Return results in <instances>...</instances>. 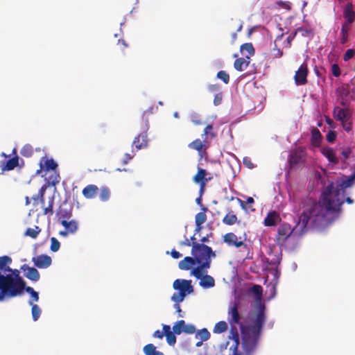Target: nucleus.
<instances>
[{
    "label": "nucleus",
    "instance_id": "39",
    "mask_svg": "<svg viewBox=\"0 0 355 355\" xmlns=\"http://www.w3.org/2000/svg\"><path fill=\"white\" fill-rule=\"evenodd\" d=\"M41 232V229L38 226H35L34 228L29 227L26 229L24 235L29 236L32 239H36Z\"/></svg>",
    "mask_w": 355,
    "mask_h": 355
},
{
    "label": "nucleus",
    "instance_id": "24",
    "mask_svg": "<svg viewBox=\"0 0 355 355\" xmlns=\"http://www.w3.org/2000/svg\"><path fill=\"white\" fill-rule=\"evenodd\" d=\"M351 30V24L343 23L340 28V44H345L348 42L349 37V31Z\"/></svg>",
    "mask_w": 355,
    "mask_h": 355
},
{
    "label": "nucleus",
    "instance_id": "45",
    "mask_svg": "<svg viewBox=\"0 0 355 355\" xmlns=\"http://www.w3.org/2000/svg\"><path fill=\"white\" fill-rule=\"evenodd\" d=\"M184 326V320H181L178 321L173 327V331L175 334H180L183 332Z\"/></svg>",
    "mask_w": 355,
    "mask_h": 355
},
{
    "label": "nucleus",
    "instance_id": "7",
    "mask_svg": "<svg viewBox=\"0 0 355 355\" xmlns=\"http://www.w3.org/2000/svg\"><path fill=\"white\" fill-rule=\"evenodd\" d=\"M293 230L289 224L286 223L281 224L277 229V234L276 235L277 245L280 246L284 245L287 240L292 237Z\"/></svg>",
    "mask_w": 355,
    "mask_h": 355
},
{
    "label": "nucleus",
    "instance_id": "34",
    "mask_svg": "<svg viewBox=\"0 0 355 355\" xmlns=\"http://www.w3.org/2000/svg\"><path fill=\"white\" fill-rule=\"evenodd\" d=\"M214 127L213 125L209 124L207 125L204 130L203 134L202 135V137L204 139H207V140L209 141V139H212L216 137V133L213 130Z\"/></svg>",
    "mask_w": 355,
    "mask_h": 355
},
{
    "label": "nucleus",
    "instance_id": "26",
    "mask_svg": "<svg viewBox=\"0 0 355 355\" xmlns=\"http://www.w3.org/2000/svg\"><path fill=\"white\" fill-rule=\"evenodd\" d=\"M98 192V188L96 185L94 184H89L86 186L83 189V195L85 198L87 199H91L94 198V196L97 194Z\"/></svg>",
    "mask_w": 355,
    "mask_h": 355
},
{
    "label": "nucleus",
    "instance_id": "38",
    "mask_svg": "<svg viewBox=\"0 0 355 355\" xmlns=\"http://www.w3.org/2000/svg\"><path fill=\"white\" fill-rule=\"evenodd\" d=\"M228 329L227 324L225 321H220L217 322L213 329L215 334H221L226 331Z\"/></svg>",
    "mask_w": 355,
    "mask_h": 355
},
{
    "label": "nucleus",
    "instance_id": "1",
    "mask_svg": "<svg viewBox=\"0 0 355 355\" xmlns=\"http://www.w3.org/2000/svg\"><path fill=\"white\" fill-rule=\"evenodd\" d=\"M266 320V306L259 302L248 314V326L241 324L242 347L247 355L252 354L258 345L263 327Z\"/></svg>",
    "mask_w": 355,
    "mask_h": 355
},
{
    "label": "nucleus",
    "instance_id": "21",
    "mask_svg": "<svg viewBox=\"0 0 355 355\" xmlns=\"http://www.w3.org/2000/svg\"><path fill=\"white\" fill-rule=\"evenodd\" d=\"M343 17L345 21L343 23L352 24L355 19V12L353 10L352 3H348L345 6L343 10Z\"/></svg>",
    "mask_w": 355,
    "mask_h": 355
},
{
    "label": "nucleus",
    "instance_id": "29",
    "mask_svg": "<svg viewBox=\"0 0 355 355\" xmlns=\"http://www.w3.org/2000/svg\"><path fill=\"white\" fill-rule=\"evenodd\" d=\"M241 53L245 57L249 58L254 55L255 51L252 43H245L240 46Z\"/></svg>",
    "mask_w": 355,
    "mask_h": 355
},
{
    "label": "nucleus",
    "instance_id": "56",
    "mask_svg": "<svg viewBox=\"0 0 355 355\" xmlns=\"http://www.w3.org/2000/svg\"><path fill=\"white\" fill-rule=\"evenodd\" d=\"M53 198H52L49 201V206L44 209V214H50L51 215H52L53 214Z\"/></svg>",
    "mask_w": 355,
    "mask_h": 355
},
{
    "label": "nucleus",
    "instance_id": "64",
    "mask_svg": "<svg viewBox=\"0 0 355 355\" xmlns=\"http://www.w3.org/2000/svg\"><path fill=\"white\" fill-rule=\"evenodd\" d=\"M171 255L173 259H179L182 257V254L178 251L174 249L171 250Z\"/></svg>",
    "mask_w": 355,
    "mask_h": 355
},
{
    "label": "nucleus",
    "instance_id": "2",
    "mask_svg": "<svg viewBox=\"0 0 355 355\" xmlns=\"http://www.w3.org/2000/svg\"><path fill=\"white\" fill-rule=\"evenodd\" d=\"M303 211L299 217L298 225L302 230L306 227L307 225H315L321 222L326 216L327 212H337L339 209H327V203L323 200V192L319 202H316L311 198H307L303 201Z\"/></svg>",
    "mask_w": 355,
    "mask_h": 355
},
{
    "label": "nucleus",
    "instance_id": "48",
    "mask_svg": "<svg viewBox=\"0 0 355 355\" xmlns=\"http://www.w3.org/2000/svg\"><path fill=\"white\" fill-rule=\"evenodd\" d=\"M207 220L206 214L204 212H199L195 216L196 225H202Z\"/></svg>",
    "mask_w": 355,
    "mask_h": 355
},
{
    "label": "nucleus",
    "instance_id": "57",
    "mask_svg": "<svg viewBox=\"0 0 355 355\" xmlns=\"http://www.w3.org/2000/svg\"><path fill=\"white\" fill-rule=\"evenodd\" d=\"M336 133L334 130L329 131V132L326 135L327 140L330 143H333L336 140Z\"/></svg>",
    "mask_w": 355,
    "mask_h": 355
},
{
    "label": "nucleus",
    "instance_id": "20",
    "mask_svg": "<svg viewBox=\"0 0 355 355\" xmlns=\"http://www.w3.org/2000/svg\"><path fill=\"white\" fill-rule=\"evenodd\" d=\"M223 241L230 246H234L236 248H239L243 245L246 246L242 241L238 240V237L236 234L232 232L225 234L223 236Z\"/></svg>",
    "mask_w": 355,
    "mask_h": 355
},
{
    "label": "nucleus",
    "instance_id": "61",
    "mask_svg": "<svg viewBox=\"0 0 355 355\" xmlns=\"http://www.w3.org/2000/svg\"><path fill=\"white\" fill-rule=\"evenodd\" d=\"M343 129L349 132L352 130V124L351 123H348L347 121H341Z\"/></svg>",
    "mask_w": 355,
    "mask_h": 355
},
{
    "label": "nucleus",
    "instance_id": "54",
    "mask_svg": "<svg viewBox=\"0 0 355 355\" xmlns=\"http://www.w3.org/2000/svg\"><path fill=\"white\" fill-rule=\"evenodd\" d=\"M355 55V50L354 49H347L343 55L344 61H348Z\"/></svg>",
    "mask_w": 355,
    "mask_h": 355
},
{
    "label": "nucleus",
    "instance_id": "30",
    "mask_svg": "<svg viewBox=\"0 0 355 355\" xmlns=\"http://www.w3.org/2000/svg\"><path fill=\"white\" fill-rule=\"evenodd\" d=\"M197 263L196 260L193 257H186L184 259L180 261L179 268L181 270H188L192 266Z\"/></svg>",
    "mask_w": 355,
    "mask_h": 355
},
{
    "label": "nucleus",
    "instance_id": "53",
    "mask_svg": "<svg viewBox=\"0 0 355 355\" xmlns=\"http://www.w3.org/2000/svg\"><path fill=\"white\" fill-rule=\"evenodd\" d=\"M44 192H45V188H44V187H41V189L39 190L38 193L37 195L33 196V198H32L33 200L37 202L40 198V200L42 201V202L43 203Z\"/></svg>",
    "mask_w": 355,
    "mask_h": 355
},
{
    "label": "nucleus",
    "instance_id": "58",
    "mask_svg": "<svg viewBox=\"0 0 355 355\" xmlns=\"http://www.w3.org/2000/svg\"><path fill=\"white\" fill-rule=\"evenodd\" d=\"M331 72H332V74L334 76H335V77L340 76L341 72H340V69L338 64H332Z\"/></svg>",
    "mask_w": 355,
    "mask_h": 355
},
{
    "label": "nucleus",
    "instance_id": "63",
    "mask_svg": "<svg viewBox=\"0 0 355 355\" xmlns=\"http://www.w3.org/2000/svg\"><path fill=\"white\" fill-rule=\"evenodd\" d=\"M164 336V330L163 331L156 330L153 333V337H155V338H157L162 339Z\"/></svg>",
    "mask_w": 355,
    "mask_h": 355
},
{
    "label": "nucleus",
    "instance_id": "52",
    "mask_svg": "<svg viewBox=\"0 0 355 355\" xmlns=\"http://www.w3.org/2000/svg\"><path fill=\"white\" fill-rule=\"evenodd\" d=\"M60 243L58 241V240L55 237H52L51 239V246H50L51 250L52 252H55L60 249Z\"/></svg>",
    "mask_w": 355,
    "mask_h": 355
},
{
    "label": "nucleus",
    "instance_id": "27",
    "mask_svg": "<svg viewBox=\"0 0 355 355\" xmlns=\"http://www.w3.org/2000/svg\"><path fill=\"white\" fill-rule=\"evenodd\" d=\"M19 164V157L15 156L10 159H8L6 163H2L1 165V174L5 171H11L13 170Z\"/></svg>",
    "mask_w": 355,
    "mask_h": 355
},
{
    "label": "nucleus",
    "instance_id": "47",
    "mask_svg": "<svg viewBox=\"0 0 355 355\" xmlns=\"http://www.w3.org/2000/svg\"><path fill=\"white\" fill-rule=\"evenodd\" d=\"M186 296L187 295L182 292L179 291L178 293H174L171 297V300L173 301L175 304H180L184 300Z\"/></svg>",
    "mask_w": 355,
    "mask_h": 355
},
{
    "label": "nucleus",
    "instance_id": "42",
    "mask_svg": "<svg viewBox=\"0 0 355 355\" xmlns=\"http://www.w3.org/2000/svg\"><path fill=\"white\" fill-rule=\"evenodd\" d=\"M196 337L200 340L206 341L210 338V334L207 329L204 328L197 332Z\"/></svg>",
    "mask_w": 355,
    "mask_h": 355
},
{
    "label": "nucleus",
    "instance_id": "17",
    "mask_svg": "<svg viewBox=\"0 0 355 355\" xmlns=\"http://www.w3.org/2000/svg\"><path fill=\"white\" fill-rule=\"evenodd\" d=\"M21 270L24 272V276L28 279L33 282H37L40 279V275L36 268L24 264L21 266Z\"/></svg>",
    "mask_w": 355,
    "mask_h": 355
},
{
    "label": "nucleus",
    "instance_id": "40",
    "mask_svg": "<svg viewBox=\"0 0 355 355\" xmlns=\"http://www.w3.org/2000/svg\"><path fill=\"white\" fill-rule=\"evenodd\" d=\"M28 304L32 306L31 313L34 321H37L41 314V310L37 304H33V301L28 300Z\"/></svg>",
    "mask_w": 355,
    "mask_h": 355
},
{
    "label": "nucleus",
    "instance_id": "36",
    "mask_svg": "<svg viewBox=\"0 0 355 355\" xmlns=\"http://www.w3.org/2000/svg\"><path fill=\"white\" fill-rule=\"evenodd\" d=\"M144 352L146 355H164V354L156 349L153 344H148L144 347Z\"/></svg>",
    "mask_w": 355,
    "mask_h": 355
},
{
    "label": "nucleus",
    "instance_id": "4",
    "mask_svg": "<svg viewBox=\"0 0 355 355\" xmlns=\"http://www.w3.org/2000/svg\"><path fill=\"white\" fill-rule=\"evenodd\" d=\"M6 276H0V300L4 297H14L23 293L26 282L20 276L19 270L12 269Z\"/></svg>",
    "mask_w": 355,
    "mask_h": 355
},
{
    "label": "nucleus",
    "instance_id": "41",
    "mask_svg": "<svg viewBox=\"0 0 355 355\" xmlns=\"http://www.w3.org/2000/svg\"><path fill=\"white\" fill-rule=\"evenodd\" d=\"M20 153L24 157H30L33 154V148L30 144H26L21 149Z\"/></svg>",
    "mask_w": 355,
    "mask_h": 355
},
{
    "label": "nucleus",
    "instance_id": "14",
    "mask_svg": "<svg viewBox=\"0 0 355 355\" xmlns=\"http://www.w3.org/2000/svg\"><path fill=\"white\" fill-rule=\"evenodd\" d=\"M229 338L234 341V344L230 347V349L232 350V355H241L239 352V346L240 344L239 335L237 328L233 324H231Z\"/></svg>",
    "mask_w": 355,
    "mask_h": 355
},
{
    "label": "nucleus",
    "instance_id": "37",
    "mask_svg": "<svg viewBox=\"0 0 355 355\" xmlns=\"http://www.w3.org/2000/svg\"><path fill=\"white\" fill-rule=\"evenodd\" d=\"M237 216L230 211L223 218V223L227 225H232L237 222Z\"/></svg>",
    "mask_w": 355,
    "mask_h": 355
},
{
    "label": "nucleus",
    "instance_id": "15",
    "mask_svg": "<svg viewBox=\"0 0 355 355\" xmlns=\"http://www.w3.org/2000/svg\"><path fill=\"white\" fill-rule=\"evenodd\" d=\"M32 261L39 268H46L51 264L52 260L49 256L41 254L33 257Z\"/></svg>",
    "mask_w": 355,
    "mask_h": 355
},
{
    "label": "nucleus",
    "instance_id": "31",
    "mask_svg": "<svg viewBox=\"0 0 355 355\" xmlns=\"http://www.w3.org/2000/svg\"><path fill=\"white\" fill-rule=\"evenodd\" d=\"M200 286L204 288H212L215 286L214 279L209 275L205 274L201 279L199 283Z\"/></svg>",
    "mask_w": 355,
    "mask_h": 355
},
{
    "label": "nucleus",
    "instance_id": "19",
    "mask_svg": "<svg viewBox=\"0 0 355 355\" xmlns=\"http://www.w3.org/2000/svg\"><path fill=\"white\" fill-rule=\"evenodd\" d=\"M148 146L147 133L144 132L135 137L132 141V147H135L136 150L146 148Z\"/></svg>",
    "mask_w": 355,
    "mask_h": 355
},
{
    "label": "nucleus",
    "instance_id": "62",
    "mask_svg": "<svg viewBox=\"0 0 355 355\" xmlns=\"http://www.w3.org/2000/svg\"><path fill=\"white\" fill-rule=\"evenodd\" d=\"M134 157V155H130L129 153H125L124 155V159L122 161L123 164H127L130 160H131Z\"/></svg>",
    "mask_w": 355,
    "mask_h": 355
},
{
    "label": "nucleus",
    "instance_id": "13",
    "mask_svg": "<svg viewBox=\"0 0 355 355\" xmlns=\"http://www.w3.org/2000/svg\"><path fill=\"white\" fill-rule=\"evenodd\" d=\"M333 116L338 121H348L352 117V114L348 107L341 108L336 106L334 108Z\"/></svg>",
    "mask_w": 355,
    "mask_h": 355
},
{
    "label": "nucleus",
    "instance_id": "60",
    "mask_svg": "<svg viewBox=\"0 0 355 355\" xmlns=\"http://www.w3.org/2000/svg\"><path fill=\"white\" fill-rule=\"evenodd\" d=\"M221 101H222V94L221 93L216 94L214 96V104L215 105H218L219 104H220Z\"/></svg>",
    "mask_w": 355,
    "mask_h": 355
},
{
    "label": "nucleus",
    "instance_id": "33",
    "mask_svg": "<svg viewBox=\"0 0 355 355\" xmlns=\"http://www.w3.org/2000/svg\"><path fill=\"white\" fill-rule=\"evenodd\" d=\"M207 172L205 169L198 168V173L193 177V181L197 184H201L202 182L207 183L208 180L206 178Z\"/></svg>",
    "mask_w": 355,
    "mask_h": 355
},
{
    "label": "nucleus",
    "instance_id": "3",
    "mask_svg": "<svg viewBox=\"0 0 355 355\" xmlns=\"http://www.w3.org/2000/svg\"><path fill=\"white\" fill-rule=\"evenodd\" d=\"M355 183V172L350 176L345 177L339 184L333 182L328 184L323 191V200L327 203V209H339L344 203L343 199L345 189Z\"/></svg>",
    "mask_w": 355,
    "mask_h": 355
},
{
    "label": "nucleus",
    "instance_id": "43",
    "mask_svg": "<svg viewBox=\"0 0 355 355\" xmlns=\"http://www.w3.org/2000/svg\"><path fill=\"white\" fill-rule=\"evenodd\" d=\"M301 31H305L306 33H308V31L306 30H304L303 28L302 27H300L296 29V31L295 32H293V33H291L290 35H288V37H287L286 39V48H290L291 46V42L292 41L294 40V38L295 37L297 32H301Z\"/></svg>",
    "mask_w": 355,
    "mask_h": 355
},
{
    "label": "nucleus",
    "instance_id": "32",
    "mask_svg": "<svg viewBox=\"0 0 355 355\" xmlns=\"http://www.w3.org/2000/svg\"><path fill=\"white\" fill-rule=\"evenodd\" d=\"M61 224L70 234L75 233L78 230V223L74 220H71L70 221H67V220H62Z\"/></svg>",
    "mask_w": 355,
    "mask_h": 355
},
{
    "label": "nucleus",
    "instance_id": "44",
    "mask_svg": "<svg viewBox=\"0 0 355 355\" xmlns=\"http://www.w3.org/2000/svg\"><path fill=\"white\" fill-rule=\"evenodd\" d=\"M24 290L31 295L32 300H30L33 301V303L39 301V294L32 287L25 286Z\"/></svg>",
    "mask_w": 355,
    "mask_h": 355
},
{
    "label": "nucleus",
    "instance_id": "51",
    "mask_svg": "<svg viewBox=\"0 0 355 355\" xmlns=\"http://www.w3.org/2000/svg\"><path fill=\"white\" fill-rule=\"evenodd\" d=\"M312 139H313V142L315 145L318 144L320 143V140L321 139V134L320 132V131L318 130V129L317 128H313L312 130Z\"/></svg>",
    "mask_w": 355,
    "mask_h": 355
},
{
    "label": "nucleus",
    "instance_id": "23",
    "mask_svg": "<svg viewBox=\"0 0 355 355\" xmlns=\"http://www.w3.org/2000/svg\"><path fill=\"white\" fill-rule=\"evenodd\" d=\"M322 154L327 158L329 162L336 164L339 160L336 156L334 150L330 147L323 148L321 150Z\"/></svg>",
    "mask_w": 355,
    "mask_h": 355
},
{
    "label": "nucleus",
    "instance_id": "8",
    "mask_svg": "<svg viewBox=\"0 0 355 355\" xmlns=\"http://www.w3.org/2000/svg\"><path fill=\"white\" fill-rule=\"evenodd\" d=\"M210 146V141L207 139L202 138V140L196 139L189 144V147L191 149L198 151V155L200 158L207 157V150Z\"/></svg>",
    "mask_w": 355,
    "mask_h": 355
},
{
    "label": "nucleus",
    "instance_id": "18",
    "mask_svg": "<svg viewBox=\"0 0 355 355\" xmlns=\"http://www.w3.org/2000/svg\"><path fill=\"white\" fill-rule=\"evenodd\" d=\"M198 263L199 266L194 268L191 270V274L197 279H201L207 273V269L210 268L211 263H209V261Z\"/></svg>",
    "mask_w": 355,
    "mask_h": 355
},
{
    "label": "nucleus",
    "instance_id": "49",
    "mask_svg": "<svg viewBox=\"0 0 355 355\" xmlns=\"http://www.w3.org/2000/svg\"><path fill=\"white\" fill-rule=\"evenodd\" d=\"M110 192L108 188L103 187L101 189L99 198L101 201L105 202L108 200L110 198Z\"/></svg>",
    "mask_w": 355,
    "mask_h": 355
},
{
    "label": "nucleus",
    "instance_id": "12",
    "mask_svg": "<svg viewBox=\"0 0 355 355\" xmlns=\"http://www.w3.org/2000/svg\"><path fill=\"white\" fill-rule=\"evenodd\" d=\"M173 287L175 290H178L180 292L185 293V295H189L193 292V288L191 284V280L186 279H176L173 284Z\"/></svg>",
    "mask_w": 355,
    "mask_h": 355
},
{
    "label": "nucleus",
    "instance_id": "59",
    "mask_svg": "<svg viewBox=\"0 0 355 355\" xmlns=\"http://www.w3.org/2000/svg\"><path fill=\"white\" fill-rule=\"evenodd\" d=\"M272 52L274 58H279L283 55V51L281 49L276 47L272 50Z\"/></svg>",
    "mask_w": 355,
    "mask_h": 355
},
{
    "label": "nucleus",
    "instance_id": "55",
    "mask_svg": "<svg viewBox=\"0 0 355 355\" xmlns=\"http://www.w3.org/2000/svg\"><path fill=\"white\" fill-rule=\"evenodd\" d=\"M183 332L186 333V334H194L196 332V327L193 324H187L184 322Z\"/></svg>",
    "mask_w": 355,
    "mask_h": 355
},
{
    "label": "nucleus",
    "instance_id": "16",
    "mask_svg": "<svg viewBox=\"0 0 355 355\" xmlns=\"http://www.w3.org/2000/svg\"><path fill=\"white\" fill-rule=\"evenodd\" d=\"M281 221L279 214L275 211H269L264 220L263 225L266 227L276 226Z\"/></svg>",
    "mask_w": 355,
    "mask_h": 355
},
{
    "label": "nucleus",
    "instance_id": "5",
    "mask_svg": "<svg viewBox=\"0 0 355 355\" xmlns=\"http://www.w3.org/2000/svg\"><path fill=\"white\" fill-rule=\"evenodd\" d=\"M39 165L40 169L37 170L35 173L37 175L44 172V175H46L47 172L53 171V173L46 178L48 183L53 186L59 183L60 177L56 171L58 164L52 158L46 156L42 157L40 160ZM42 176H44V175H42Z\"/></svg>",
    "mask_w": 355,
    "mask_h": 355
},
{
    "label": "nucleus",
    "instance_id": "35",
    "mask_svg": "<svg viewBox=\"0 0 355 355\" xmlns=\"http://www.w3.org/2000/svg\"><path fill=\"white\" fill-rule=\"evenodd\" d=\"M57 215L59 218V220L61 221L62 220H67L70 218L72 216V212L71 209H67L60 207L58 210Z\"/></svg>",
    "mask_w": 355,
    "mask_h": 355
},
{
    "label": "nucleus",
    "instance_id": "6",
    "mask_svg": "<svg viewBox=\"0 0 355 355\" xmlns=\"http://www.w3.org/2000/svg\"><path fill=\"white\" fill-rule=\"evenodd\" d=\"M191 254L197 263H203V261H209V263H211V258L216 257V254L211 247L198 243H193Z\"/></svg>",
    "mask_w": 355,
    "mask_h": 355
},
{
    "label": "nucleus",
    "instance_id": "46",
    "mask_svg": "<svg viewBox=\"0 0 355 355\" xmlns=\"http://www.w3.org/2000/svg\"><path fill=\"white\" fill-rule=\"evenodd\" d=\"M236 200L239 203L241 208L244 210H248V209H250V207H247V204H254V200L252 197H248L246 202H244L243 200L238 198H236Z\"/></svg>",
    "mask_w": 355,
    "mask_h": 355
},
{
    "label": "nucleus",
    "instance_id": "28",
    "mask_svg": "<svg viewBox=\"0 0 355 355\" xmlns=\"http://www.w3.org/2000/svg\"><path fill=\"white\" fill-rule=\"evenodd\" d=\"M250 64L249 58H240L236 59L234 62V67L236 71H242L244 69L247 68Z\"/></svg>",
    "mask_w": 355,
    "mask_h": 355
},
{
    "label": "nucleus",
    "instance_id": "9",
    "mask_svg": "<svg viewBox=\"0 0 355 355\" xmlns=\"http://www.w3.org/2000/svg\"><path fill=\"white\" fill-rule=\"evenodd\" d=\"M306 156V149L304 147H298L293 150L289 155V164L291 167H295L305 161Z\"/></svg>",
    "mask_w": 355,
    "mask_h": 355
},
{
    "label": "nucleus",
    "instance_id": "50",
    "mask_svg": "<svg viewBox=\"0 0 355 355\" xmlns=\"http://www.w3.org/2000/svg\"><path fill=\"white\" fill-rule=\"evenodd\" d=\"M216 77L220 79L225 84H227L230 82V76L225 71H219L217 73Z\"/></svg>",
    "mask_w": 355,
    "mask_h": 355
},
{
    "label": "nucleus",
    "instance_id": "22",
    "mask_svg": "<svg viewBox=\"0 0 355 355\" xmlns=\"http://www.w3.org/2000/svg\"><path fill=\"white\" fill-rule=\"evenodd\" d=\"M12 259L8 256L0 257V276H5L8 271L10 270L9 264L11 263Z\"/></svg>",
    "mask_w": 355,
    "mask_h": 355
},
{
    "label": "nucleus",
    "instance_id": "25",
    "mask_svg": "<svg viewBox=\"0 0 355 355\" xmlns=\"http://www.w3.org/2000/svg\"><path fill=\"white\" fill-rule=\"evenodd\" d=\"M163 330L168 344L173 346L176 343L175 334L174 331H171V327L169 325L164 324Z\"/></svg>",
    "mask_w": 355,
    "mask_h": 355
},
{
    "label": "nucleus",
    "instance_id": "11",
    "mask_svg": "<svg viewBox=\"0 0 355 355\" xmlns=\"http://www.w3.org/2000/svg\"><path fill=\"white\" fill-rule=\"evenodd\" d=\"M309 69L307 64L303 63L300 66L294 76L295 83L297 85H304L307 83Z\"/></svg>",
    "mask_w": 355,
    "mask_h": 355
},
{
    "label": "nucleus",
    "instance_id": "10",
    "mask_svg": "<svg viewBox=\"0 0 355 355\" xmlns=\"http://www.w3.org/2000/svg\"><path fill=\"white\" fill-rule=\"evenodd\" d=\"M239 304L238 302H231L228 307V322L230 324H243L241 323V316L239 312Z\"/></svg>",
    "mask_w": 355,
    "mask_h": 355
}]
</instances>
